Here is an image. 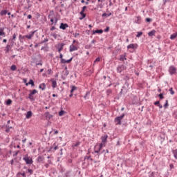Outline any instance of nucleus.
<instances>
[{"label":"nucleus","instance_id":"31","mask_svg":"<svg viewBox=\"0 0 177 177\" xmlns=\"http://www.w3.org/2000/svg\"><path fill=\"white\" fill-rule=\"evenodd\" d=\"M10 49V46L7 45L6 47V52L8 53Z\"/></svg>","mask_w":177,"mask_h":177},{"label":"nucleus","instance_id":"14","mask_svg":"<svg viewBox=\"0 0 177 177\" xmlns=\"http://www.w3.org/2000/svg\"><path fill=\"white\" fill-rule=\"evenodd\" d=\"M39 89H41V91H45V89L46 88V85L45 84V83H41L39 84Z\"/></svg>","mask_w":177,"mask_h":177},{"label":"nucleus","instance_id":"63","mask_svg":"<svg viewBox=\"0 0 177 177\" xmlns=\"http://www.w3.org/2000/svg\"><path fill=\"white\" fill-rule=\"evenodd\" d=\"M75 42H77V41H75V40H73V44H75Z\"/></svg>","mask_w":177,"mask_h":177},{"label":"nucleus","instance_id":"2","mask_svg":"<svg viewBox=\"0 0 177 177\" xmlns=\"http://www.w3.org/2000/svg\"><path fill=\"white\" fill-rule=\"evenodd\" d=\"M107 138H109V136L104 135L101 138V146H103L104 147H106V143H107Z\"/></svg>","mask_w":177,"mask_h":177},{"label":"nucleus","instance_id":"13","mask_svg":"<svg viewBox=\"0 0 177 177\" xmlns=\"http://www.w3.org/2000/svg\"><path fill=\"white\" fill-rule=\"evenodd\" d=\"M4 30H5V28H0V37H5L6 33H5Z\"/></svg>","mask_w":177,"mask_h":177},{"label":"nucleus","instance_id":"43","mask_svg":"<svg viewBox=\"0 0 177 177\" xmlns=\"http://www.w3.org/2000/svg\"><path fill=\"white\" fill-rule=\"evenodd\" d=\"M155 106H158L160 104V101H156L154 102Z\"/></svg>","mask_w":177,"mask_h":177},{"label":"nucleus","instance_id":"37","mask_svg":"<svg viewBox=\"0 0 177 177\" xmlns=\"http://www.w3.org/2000/svg\"><path fill=\"white\" fill-rule=\"evenodd\" d=\"M52 69H48L47 71V74H48V75H50L52 74Z\"/></svg>","mask_w":177,"mask_h":177},{"label":"nucleus","instance_id":"45","mask_svg":"<svg viewBox=\"0 0 177 177\" xmlns=\"http://www.w3.org/2000/svg\"><path fill=\"white\" fill-rule=\"evenodd\" d=\"M80 35V33H77V32H75V34H74V37H75V38H77V37H78Z\"/></svg>","mask_w":177,"mask_h":177},{"label":"nucleus","instance_id":"4","mask_svg":"<svg viewBox=\"0 0 177 177\" xmlns=\"http://www.w3.org/2000/svg\"><path fill=\"white\" fill-rule=\"evenodd\" d=\"M102 147H104L103 145L100 144L95 145L94 149L95 153H97V155L99 156V154H100V150H102Z\"/></svg>","mask_w":177,"mask_h":177},{"label":"nucleus","instance_id":"52","mask_svg":"<svg viewBox=\"0 0 177 177\" xmlns=\"http://www.w3.org/2000/svg\"><path fill=\"white\" fill-rule=\"evenodd\" d=\"M32 16L31 15H28V19H32Z\"/></svg>","mask_w":177,"mask_h":177},{"label":"nucleus","instance_id":"38","mask_svg":"<svg viewBox=\"0 0 177 177\" xmlns=\"http://www.w3.org/2000/svg\"><path fill=\"white\" fill-rule=\"evenodd\" d=\"M164 107H165V109H167V107H168V100H166V102L164 104Z\"/></svg>","mask_w":177,"mask_h":177},{"label":"nucleus","instance_id":"39","mask_svg":"<svg viewBox=\"0 0 177 177\" xmlns=\"http://www.w3.org/2000/svg\"><path fill=\"white\" fill-rule=\"evenodd\" d=\"M145 21H146L147 23H150V21H151V19H150V18H146Z\"/></svg>","mask_w":177,"mask_h":177},{"label":"nucleus","instance_id":"42","mask_svg":"<svg viewBox=\"0 0 177 177\" xmlns=\"http://www.w3.org/2000/svg\"><path fill=\"white\" fill-rule=\"evenodd\" d=\"M159 97L160 99H164V95H162V93L159 94Z\"/></svg>","mask_w":177,"mask_h":177},{"label":"nucleus","instance_id":"18","mask_svg":"<svg viewBox=\"0 0 177 177\" xmlns=\"http://www.w3.org/2000/svg\"><path fill=\"white\" fill-rule=\"evenodd\" d=\"M156 34V30H152L151 32L148 33L149 37H153Z\"/></svg>","mask_w":177,"mask_h":177},{"label":"nucleus","instance_id":"27","mask_svg":"<svg viewBox=\"0 0 177 177\" xmlns=\"http://www.w3.org/2000/svg\"><path fill=\"white\" fill-rule=\"evenodd\" d=\"M173 154L176 160H177V149L173 151Z\"/></svg>","mask_w":177,"mask_h":177},{"label":"nucleus","instance_id":"36","mask_svg":"<svg viewBox=\"0 0 177 177\" xmlns=\"http://www.w3.org/2000/svg\"><path fill=\"white\" fill-rule=\"evenodd\" d=\"M169 92L171 95H174L175 92L174 91V89L172 88H169Z\"/></svg>","mask_w":177,"mask_h":177},{"label":"nucleus","instance_id":"59","mask_svg":"<svg viewBox=\"0 0 177 177\" xmlns=\"http://www.w3.org/2000/svg\"><path fill=\"white\" fill-rule=\"evenodd\" d=\"M7 41H8V40H6V39H4L3 40V42L6 43V42H7Z\"/></svg>","mask_w":177,"mask_h":177},{"label":"nucleus","instance_id":"64","mask_svg":"<svg viewBox=\"0 0 177 177\" xmlns=\"http://www.w3.org/2000/svg\"><path fill=\"white\" fill-rule=\"evenodd\" d=\"M85 4L86 5H89V2L86 1V2H85Z\"/></svg>","mask_w":177,"mask_h":177},{"label":"nucleus","instance_id":"34","mask_svg":"<svg viewBox=\"0 0 177 177\" xmlns=\"http://www.w3.org/2000/svg\"><path fill=\"white\" fill-rule=\"evenodd\" d=\"M64 115V111H60L59 112V117H62V115Z\"/></svg>","mask_w":177,"mask_h":177},{"label":"nucleus","instance_id":"8","mask_svg":"<svg viewBox=\"0 0 177 177\" xmlns=\"http://www.w3.org/2000/svg\"><path fill=\"white\" fill-rule=\"evenodd\" d=\"M127 49H138V45L136 44H131L127 46Z\"/></svg>","mask_w":177,"mask_h":177},{"label":"nucleus","instance_id":"46","mask_svg":"<svg viewBox=\"0 0 177 177\" xmlns=\"http://www.w3.org/2000/svg\"><path fill=\"white\" fill-rule=\"evenodd\" d=\"M107 16H108L107 13H106V12L102 14V17H107Z\"/></svg>","mask_w":177,"mask_h":177},{"label":"nucleus","instance_id":"17","mask_svg":"<svg viewBox=\"0 0 177 177\" xmlns=\"http://www.w3.org/2000/svg\"><path fill=\"white\" fill-rule=\"evenodd\" d=\"M93 34H103V30H95L93 31Z\"/></svg>","mask_w":177,"mask_h":177},{"label":"nucleus","instance_id":"48","mask_svg":"<svg viewBox=\"0 0 177 177\" xmlns=\"http://www.w3.org/2000/svg\"><path fill=\"white\" fill-rule=\"evenodd\" d=\"M45 42H48V39H44V40L42 41V44H45Z\"/></svg>","mask_w":177,"mask_h":177},{"label":"nucleus","instance_id":"62","mask_svg":"<svg viewBox=\"0 0 177 177\" xmlns=\"http://www.w3.org/2000/svg\"><path fill=\"white\" fill-rule=\"evenodd\" d=\"M111 15V13L107 14V17H110Z\"/></svg>","mask_w":177,"mask_h":177},{"label":"nucleus","instance_id":"58","mask_svg":"<svg viewBox=\"0 0 177 177\" xmlns=\"http://www.w3.org/2000/svg\"><path fill=\"white\" fill-rule=\"evenodd\" d=\"M57 95L56 94H53V97H56Z\"/></svg>","mask_w":177,"mask_h":177},{"label":"nucleus","instance_id":"5","mask_svg":"<svg viewBox=\"0 0 177 177\" xmlns=\"http://www.w3.org/2000/svg\"><path fill=\"white\" fill-rule=\"evenodd\" d=\"M169 73L170 75H174V74H176V68H175V66H171L169 68Z\"/></svg>","mask_w":177,"mask_h":177},{"label":"nucleus","instance_id":"10","mask_svg":"<svg viewBox=\"0 0 177 177\" xmlns=\"http://www.w3.org/2000/svg\"><path fill=\"white\" fill-rule=\"evenodd\" d=\"M68 27V25L67 24L61 23L59 26L60 30H66Z\"/></svg>","mask_w":177,"mask_h":177},{"label":"nucleus","instance_id":"9","mask_svg":"<svg viewBox=\"0 0 177 177\" xmlns=\"http://www.w3.org/2000/svg\"><path fill=\"white\" fill-rule=\"evenodd\" d=\"M63 48H64V43H61V44H58L57 50H58L59 53H60V52H62V50H63Z\"/></svg>","mask_w":177,"mask_h":177},{"label":"nucleus","instance_id":"47","mask_svg":"<svg viewBox=\"0 0 177 177\" xmlns=\"http://www.w3.org/2000/svg\"><path fill=\"white\" fill-rule=\"evenodd\" d=\"M59 58L61 59V60H62L63 58V54L60 53L59 54Z\"/></svg>","mask_w":177,"mask_h":177},{"label":"nucleus","instance_id":"12","mask_svg":"<svg viewBox=\"0 0 177 177\" xmlns=\"http://www.w3.org/2000/svg\"><path fill=\"white\" fill-rule=\"evenodd\" d=\"M71 60H73V57H71L70 59L66 60L64 59H62V60H61V63H62V64H66V63H71Z\"/></svg>","mask_w":177,"mask_h":177},{"label":"nucleus","instance_id":"32","mask_svg":"<svg viewBox=\"0 0 177 177\" xmlns=\"http://www.w3.org/2000/svg\"><path fill=\"white\" fill-rule=\"evenodd\" d=\"M120 60L124 62V60H127V58L125 57V55H121L120 56Z\"/></svg>","mask_w":177,"mask_h":177},{"label":"nucleus","instance_id":"53","mask_svg":"<svg viewBox=\"0 0 177 177\" xmlns=\"http://www.w3.org/2000/svg\"><path fill=\"white\" fill-rule=\"evenodd\" d=\"M158 106V107H159L160 109H162V105H161V104H159Z\"/></svg>","mask_w":177,"mask_h":177},{"label":"nucleus","instance_id":"60","mask_svg":"<svg viewBox=\"0 0 177 177\" xmlns=\"http://www.w3.org/2000/svg\"><path fill=\"white\" fill-rule=\"evenodd\" d=\"M37 64V66H42V63H38Z\"/></svg>","mask_w":177,"mask_h":177},{"label":"nucleus","instance_id":"21","mask_svg":"<svg viewBox=\"0 0 177 177\" xmlns=\"http://www.w3.org/2000/svg\"><path fill=\"white\" fill-rule=\"evenodd\" d=\"M71 93H74V91H77V88L75 86H71Z\"/></svg>","mask_w":177,"mask_h":177},{"label":"nucleus","instance_id":"19","mask_svg":"<svg viewBox=\"0 0 177 177\" xmlns=\"http://www.w3.org/2000/svg\"><path fill=\"white\" fill-rule=\"evenodd\" d=\"M34 32H32L30 35H26L25 36L26 38H28V39H31V38H32V37H34Z\"/></svg>","mask_w":177,"mask_h":177},{"label":"nucleus","instance_id":"35","mask_svg":"<svg viewBox=\"0 0 177 177\" xmlns=\"http://www.w3.org/2000/svg\"><path fill=\"white\" fill-rule=\"evenodd\" d=\"M86 8H87V7H86V6H83L82 10V11L80 12V13H84L85 10L86 9Z\"/></svg>","mask_w":177,"mask_h":177},{"label":"nucleus","instance_id":"50","mask_svg":"<svg viewBox=\"0 0 177 177\" xmlns=\"http://www.w3.org/2000/svg\"><path fill=\"white\" fill-rule=\"evenodd\" d=\"M12 39H16V34H14V35H12Z\"/></svg>","mask_w":177,"mask_h":177},{"label":"nucleus","instance_id":"22","mask_svg":"<svg viewBox=\"0 0 177 177\" xmlns=\"http://www.w3.org/2000/svg\"><path fill=\"white\" fill-rule=\"evenodd\" d=\"M176 37H177V32L171 35L170 39H175V38H176Z\"/></svg>","mask_w":177,"mask_h":177},{"label":"nucleus","instance_id":"7","mask_svg":"<svg viewBox=\"0 0 177 177\" xmlns=\"http://www.w3.org/2000/svg\"><path fill=\"white\" fill-rule=\"evenodd\" d=\"M78 49V47L77 46H75L74 44H71L69 46V52H74Z\"/></svg>","mask_w":177,"mask_h":177},{"label":"nucleus","instance_id":"40","mask_svg":"<svg viewBox=\"0 0 177 177\" xmlns=\"http://www.w3.org/2000/svg\"><path fill=\"white\" fill-rule=\"evenodd\" d=\"M19 175H21V176H23V177H26V173H19V174H18V176Z\"/></svg>","mask_w":177,"mask_h":177},{"label":"nucleus","instance_id":"26","mask_svg":"<svg viewBox=\"0 0 177 177\" xmlns=\"http://www.w3.org/2000/svg\"><path fill=\"white\" fill-rule=\"evenodd\" d=\"M6 104L7 106H10V104H12V100L8 99L6 102Z\"/></svg>","mask_w":177,"mask_h":177},{"label":"nucleus","instance_id":"41","mask_svg":"<svg viewBox=\"0 0 177 177\" xmlns=\"http://www.w3.org/2000/svg\"><path fill=\"white\" fill-rule=\"evenodd\" d=\"M110 30V28L109 27H106L105 29H104V32H109V30Z\"/></svg>","mask_w":177,"mask_h":177},{"label":"nucleus","instance_id":"55","mask_svg":"<svg viewBox=\"0 0 177 177\" xmlns=\"http://www.w3.org/2000/svg\"><path fill=\"white\" fill-rule=\"evenodd\" d=\"M55 26H53L51 28H50V30H51V31H53V30H55Z\"/></svg>","mask_w":177,"mask_h":177},{"label":"nucleus","instance_id":"11","mask_svg":"<svg viewBox=\"0 0 177 177\" xmlns=\"http://www.w3.org/2000/svg\"><path fill=\"white\" fill-rule=\"evenodd\" d=\"M141 20H142V18L140 17V16H138L135 17V23H136V24H140Z\"/></svg>","mask_w":177,"mask_h":177},{"label":"nucleus","instance_id":"57","mask_svg":"<svg viewBox=\"0 0 177 177\" xmlns=\"http://www.w3.org/2000/svg\"><path fill=\"white\" fill-rule=\"evenodd\" d=\"M45 167H46V168H48L49 167V165L48 164H46Z\"/></svg>","mask_w":177,"mask_h":177},{"label":"nucleus","instance_id":"23","mask_svg":"<svg viewBox=\"0 0 177 177\" xmlns=\"http://www.w3.org/2000/svg\"><path fill=\"white\" fill-rule=\"evenodd\" d=\"M26 85H32V86H34V81L32 80H30L28 83H26Z\"/></svg>","mask_w":177,"mask_h":177},{"label":"nucleus","instance_id":"3","mask_svg":"<svg viewBox=\"0 0 177 177\" xmlns=\"http://www.w3.org/2000/svg\"><path fill=\"white\" fill-rule=\"evenodd\" d=\"M125 117V114H122L120 116L115 118V122H116V125H121V120Z\"/></svg>","mask_w":177,"mask_h":177},{"label":"nucleus","instance_id":"30","mask_svg":"<svg viewBox=\"0 0 177 177\" xmlns=\"http://www.w3.org/2000/svg\"><path fill=\"white\" fill-rule=\"evenodd\" d=\"M35 93H38V91L37 90L34 89L30 92V95H35Z\"/></svg>","mask_w":177,"mask_h":177},{"label":"nucleus","instance_id":"44","mask_svg":"<svg viewBox=\"0 0 177 177\" xmlns=\"http://www.w3.org/2000/svg\"><path fill=\"white\" fill-rule=\"evenodd\" d=\"M28 171L29 172V174H30V175H32V169H28Z\"/></svg>","mask_w":177,"mask_h":177},{"label":"nucleus","instance_id":"56","mask_svg":"<svg viewBox=\"0 0 177 177\" xmlns=\"http://www.w3.org/2000/svg\"><path fill=\"white\" fill-rule=\"evenodd\" d=\"M73 93H71L69 97H73Z\"/></svg>","mask_w":177,"mask_h":177},{"label":"nucleus","instance_id":"1","mask_svg":"<svg viewBox=\"0 0 177 177\" xmlns=\"http://www.w3.org/2000/svg\"><path fill=\"white\" fill-rule=\"evenodd\" d=\"M24 161H25L26 164H27L28 165H31V164H32V162H34V161H32V158H31V157L28 156V155L25 156L23 158Z\"/></svg>","mask_w":177,"mask_h":177},{"label":"nucleus","instance_id":"49","mask_svg":"<svg viewBox=\"0 0 177 177\" xmlns=\"http://www.w3.org/2000/svg\"><path fill=\"white\" fill-rule=\"evenodd\" d=\"M95 62H100V57L96 58V59L95 60Z\"/></svg>","mask_w":177,"mask_h":177},{"label":"nucleus","instance_id":"20","mask_svg":"<svg viewBox=\"0 0 177 177\" xmlns=\"http://www.w3.org/2000/svg\"><path fill=\"white\" fill-rule=\"evenodd\" d=\"M81 15V17H80V20H84V19H85V17H86V15L84 12H80Z\"/></svg>","mask_w":177,"mask_h":177},{"label":"nucleus","instance_id":"29","mask_svg":"<svg viewBox=\"0 0 177 177\" xmlns=\"http://www.w3.org/2000/svg\"><path fill=\"white\" fill-rule=\"evenodd\" d=\"M142 35H143V32H138L136 37H137V38H139V37H142Z\"/></svg>","mask_w":177,"mask_h":177},{"label":"nucleus","instance_id":"28","mask_svg":"<svg viewBox=\"0 0 177 177\" xmlns=\"http://www.w3.org/2000/svg\"><path fill=\"white\" fill-rule=\"evenodd\" d=\"M37 161L38 162H41V161H44V158L42 156H38Z\"/></svg>","mask_w":177,"mask_h":177},{"label":"nucleus","instance_id":"6","mask_svg":"<svg viewBox=\"0 0 177 177\" xmlns=\"http://www.w3.org/2000/svg\"><path fill=\"white\" fill-rule=\"evenodd\" d=\"M125 70H127V66L124 65H120L117 68L118 73H122Z\"/></svg>","mask_w":177,"mask_h":177},{"label":"nucleus","instance_id":"33","mask_svg":"<svg viewBox=\"0 0 177 177\" xmlns=\"http://www.w3.org/2000/svg\"><path fill=\"white\" fill-rule=\"evenodd\" d=\"M28 99H30V100H34V96H32V94H29Z\"/></svg>","mask_w":177,"mask_h":177},{"label":"nucleus","instance_id":"51","mask_svg":"<svg viewBox=\"0 0 177 177\" xmlns=\"http://www.w3.org/2000/svg\"><path fill=\"white\" fill-rule=\"evenodd\" d=\"M149 177H154V173H151V174L149 175Z\"/></svg>","mask_w":177,"mask_h":177},{"label":"nucleus","instance_id":"24","mask_svg":"<svg viewBox=\"0 0 177 177\" xmlns=\"http://www.w3.org/2000/svg\"><path fill=\"white\" fill-rule=\"evenodd\" d=\"M17 69V67L16 66V65H12L10 67V70L12 71H16Z\"/></svg>","mask_w":177,"mask_h":177},{"label":"nucleus","instance_id":"16","mask_svg":"<svg viewBox=\"0 0 177 177\" xmlns=\"http://www.w3.org/2000/svg\"><path fill=\"white\" fill-rule=\"evenodd\" d=\"M31 117H32V112H31V111H29L26 113V118L28 120V118H31Z\"/></svg>","mask_w":177,"mask_h":177},{"label":"nucleus","instance_id":"15","mask_svg":"<svg viewBox=\"0 0 177 177\" xmlns=\"http://www.w3.org/2000/svg\"><path fill=\"white\" fill-rule=\"evenodd\" d=\"M51 82H52V88H56V86H57V82H56V80L52 79L51 80Z\"/></svg>","mask_w":177,"mask_h":177},{"label":"nucleus","instance_id":"25","mask_svg":"<svg viewBox=\"0 0 177 177\" xmlns=\"http://www.w3.org/2000/svg\"><path fill=\"white\" fill-rule=\"evenodd\" d=\"M8 13V11L6 10H2L0 12L1 16H5Z\"/></svg>","mask_w":177,"mask_h":177},{"label":"nucleus","instance_id":"54","mask_svg":"<svg viewBox=\"0 0 177 177\" xmlns=\"http://www.w3.org/2000/svg\"><path fill=\"white\" fill-rule=\"evenodd\" d=\"M57 149H59V147H57V146L54 147V150H57Z\"/></svg>","mask_w":177,"mask_h":177},{"label":"nucleus","instance_id":"61","mask_svg":"<svg viewBox=\"0 0 177 177\" xmlns=\"http://www.w3.org/2000/svg\"><path fill=\"white\" fill-rule=\"evenodd\" d=\"M81 3H85V0H82V1H81Z\"/></svg>","mask_w":177,"mask_h":177}]
</instances>
